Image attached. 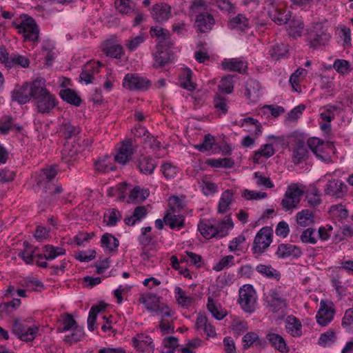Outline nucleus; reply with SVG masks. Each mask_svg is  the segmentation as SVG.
Wrapping results in <instances>:
<instances>
[{
    "mask_svg": "<svg viewBox=\"0 0 353 353\" xmlns=\"http://www.w3.org/2000/svg\"><path fill=\"white\" fill-rule=\"evenodd\" d=\"M350 67L349 61L344 59H336L333 64V68L341 74L349 72L350 70Z\"/></svg>",
    "mask_w": 353,
    "mask_h": 353,
    "instance_id": "69168bd1",
    "label": "nucleus"
},
{
    "mask_svg": "<svg viewBox=\"0 0 353 353\" xmlns=\"http://www.w3.org/2000/svg\"><path fill=\"white\" fill-rule=\"evenodd\" d=\"M134 163L140 172L145 175L152 174L157 165L153 157L145 155L135 158Z\"/></svg>",
    "mask_w": 353,
    "mask_h": 353,
    "instance_id": "2eb2a0df",
    "label": "nucleus"
},
{
    "mask_svg": "<svg viewBox=\"0 0 353 353\" xmlns=\"http://www.w3.org/2000/svg\"><path fill=\"white\" fill-rule=\"evenodd\" d=\"M266 339L269 341L272 346L279 352H289V347H288L285 339L279 334L275 333H270L267 334Z\"/></svg>",
    "mask_w": 353,
    "mask_h": 353,
    "instance_id": "2f4dec72",
    "label": "nucleus"
},
{
    "mask_svg": "<svg viewBox=\"0 0 353 353\" xmlns=\"http://www.w3.org/2000/svg\"><path fill=\"white\" fill-rule=\"evenodd\" d=\"M171 210L172 212H168L163 217L165 224L171 229H181L184 226L185 217L181 214H175L174 207L171 208Z\"/></svg>",
    "mask_w": 353,
    "mask_h": 353,
    "instance_id": "4be33fe9",
    "label": "nucleus"
},
{
    "mask_svg": "<svg viewBox=\"0 0 353 353\" xmlns=\"http://www.w3.org/2000/svg\"><path fill=\"white\" fill-rule=\"evenodd\" d=\"M347 185L339 179H333L329 181L325 187V192L336 198L342 197L347 192Z\"/></svg>",
    "mask_w": 353,
    "mask_h": 353,
    "instance_id": "f3484780",
    "label": "nucleus"
},
{
    "mask_svg": "<svg viewBox=\"0 0 353 353\" xmlns=\"http://www.w3.org/2000/svg\"><path fill=\"white\" fill-rule=\"evenodd\" d=\"M63 327L59 328V332H64L74 328L77 324L73 316L70 314H65L63 319Z\"/></svg>",
    "mask_w": 353,
    "mask_h": 353,
    "instance_id": "e2e57ef3",
    "label": "nucleus"
},
{
    "mask_svg": "<svg viewBox=\"0 0 353 353\" xmlns=\"http://www.w3.org/2000/svg\"><path fill=\"white\" fill-rule=\"evenodd\" d=\"M227 26L230 30L245 31L249 28V20L243 14H238L229 19Z\"/></svg>",
    "mask_w": 353,
    "mask_h": 353,
    "instance_id": "b1692460",
    "label": "nucleus"
},
{
    "mask_svg": "<svg viewBox=\"0 0 353 353\" xmlns=\"http://www.w3.org/2000/svg\"><path fill=\"white\" fill-rule=\"evenodd\" d=\"M239 297L238 302L243 310L248 313H252L255 310L257 296L252 285H244L239 290Z\"/></svg>",
    "mask_w": 353,
    "mask_h": 353,
    "instance_id": "20e7f679",
    "label": "nucleus"
},
{
    "mask_svg": "<svg viewBox=\"0 0 353 353\" xmlns=\"http://www.w3.org/2000/svg\"><path fill=\"white\" fill-rule=\"evenodd\" d=\"M315 230L312 228H308L304 230L301 236L300 239L303 243L315 244L317 242L316 237L314 236Z\"/></svg>",
    "mask_w": 353,
    "mask_h": 353,
    "instance_id": "bf43d9fd",
    "label": "nucleus"
},
{
    "mask_svg": "<svg viewBox=\"0 0 353 353\" xmlns=\"http://www.w3.org/2000/svg\"><path fill=\"white\" fill-rule=\"evenodd\" d=\"M214 144V137L210 134H205L203 143L194 146L196 149L201 152L210 151Z\"/></svg>",
    "mask_w": 353,
    "mask_h": 353,
    "instance_id": "6e6d98bb",
    "label": "nucleus"
},
{
    "mask_svg": "<svg viewBox=\"0 0 353 353\" xmlns=\"http://www.w3.org/2000/svg\"><path fill=\"white\" fill-rule=\"evenodd\" d=\"M134 154L132 143L130 140L123 141L120 148L114 156L116 162L125 165L131 159Z\"/></svg>",
    "mask_w": 353,
    "mask_h": 353,
    "instance_id": "a211bd4d",
    "label": "nucleus"
},
{
    "mask_svg": "<svg viewBox=\"0 0 353 353\" xmlns=\"http://www.w3.org/2000/svg\"><path fill=\"white\" fill-rule=\"evenodd\" d=\"M285 329L294 337H299L302 334V325L299 319L294 316H288L285 321Z\"/></svg>",
    "mask_w": 353,
    "mask_h": 353,
    "instance_id": "5701e85b",
    "label": "nucleus"
},
{
    "mask_svg": "<svg viewBox=\"0 0 353 353\" xmlns=\"http://www.w3.org/2000/svg\"><path fill=\"white\" fill-rule=\"evenodd\" d=\"M256 270L268 279H276L277 280L280 279V273L270 265L259 264L256 267Z\"/></svg>",
    "mask_w": 353,
    "mask_h": 353,
    "instance_id": "a18cd8bd",
    "label": "nucleus"
},
{
    "mask_svg": "<svg viewBox=\"0 0 353 353\" xmlns=\"http://www.w3.org/2000/svg\"><path fill=\"white\" fill-rule=\"evenodd\" d=\"M178 346V339L175 336H168L163 341L161 353H174Z\"/></svg>",
    "mask_w": 353,
    "mask_h": 353,
    "instance_id": "864d4df0",
    "label": "nucleus"
},
{
    "mask_svg": "<svg viewBox=\"0 0 353 353\" xmlns=\"http://www.w3.org/2000/svg\"><path fill=\"white\" fill-rule=\"evenodd\" d=\"M199 230L201 234L205 239H210L215 237L217 235V230L215 225L211 223L209 221H203L198 225Z\"/></svg>",
    "mask_w": 353,
    "mask_h": 353,
    "instance_id": "e433bc0d",
    "label": "nucleus"
},
{
    "mask_svg": "<svg viewBox=\"0 0 353 353\" xmlns=\"http://www.w3.org/2000/svg\"><path fill=\"white\" fill-rule=\"evenodd\" d=\"M82 151L80 145H72L67 143L64 145L61 152L62 159L65 163L74 161L77 155Z\"/></svg>",
    "mask_w": 353,
    "mask_h": 353,
    "instance_id": "cd10ccee",
    "label": "nucleus"
},
{
    "mask_svg": "<svg viewBox=\"0 0 353 353\" xmlns=\"http://www.w3.org/2000/svg\"><path fill=\"white\" fill-rule=\"evenodd\" d=\"M240 126L247 128L245 130L252 132L256 137L262 133L261 125L257 119L252 117H246L241 120Z\"/></svg>",
    "mask_w": 353,
    "mask_h": 353,
    "instance_id": "72a5a7b5",
    "label": "nucleus"
},
{
    "mask_svg": "<svg viewBox=\"0 0 353 353\" xmlns=\"http://www.w3.org/2000/svg\"><path fill=\"white\" fill-rule=\"evenodd\" d=\"M274 154V149L272 145L270 143L264 144L261 145L259 150L254 152L253 159L255 163H259L261 157H264L266 159H268L273 156Z\"/></svg>",
    "mask_w": 353,
    "mask_h": 353,
    "instance_id": "49530a36",
    "label": "nucleus"
},
{
    "mask_svg": "<svg viewBox=\"0 0 353 353\" xmlns=\"http://www.w3.org/2000/svg\"><path fill=\"white\" fill-rule=\"evenodd\" d=\"M32 97V83L30 86L28 82L23 83L21 85L16 86L11 92V99L19 105H24L29 102Z\"/></svg>",
    "mask_w": 353,
    "mask_h": 353,
    "instance_id": "9b49d317",
    "label": "nucleus"
},
{
    "mask_svg": "<svg viewBox=\"0 0 353 353\" xmlns=\"http://www.w3.org/2000/svg\"><path fill=\"white\" fill-rule=\"evenodd\" d=\"M21 304V300L19 299H13L8 303H2L0 304V317L3 318V314L10 315Z\"/></svg>",
    "mask_w": 353,
    "mask_h": 353,
    "instance_id": "de8ad7c7",
    "label": "nucleus"
},
{
    "mask_svg": "<svg viewBox=\"0 0 353 353\" xmlns=\"http://www.w3.org/2000/svg\"><path fill=\"white\" fill-rule=\"evenodd\" d=\"M171 7L163 3L153 6L151 16L158 22H164L171 17Z\"/></svg>",
    "mask_w": 353,
    "mask_h": 353,
    "instance_id": "6ab92c4d",
    "label": "nucleus"
},
{
    "mask_svg": "<svg viewBox=\"0 0 353 353\" xmlns=\"http://www.w3.org/2000/svg\"><path fill=\"white\" fill-rule=\"evenodd\" d=\"M146 37L141 34L131 39L126 40L125 46L128 50L134 51L141 43L144 42Z\"/></svg>",
    "mask_w": 353,
    "mask_h": 353,
    "instance_id": "680f3d73",
    "label": "nucleus"
},
{
    "mask_svg": "<svg viewBox=\"0 0 353 353\" xmlns=\"http://www.w3.org/2000/svg\"><path fill=\"white\" fill-rule=\"evenodd\" d=\"M297 223L301 227H307L314 222V213L309 210H303L296 214Z\"/></svg>",
    "mask_w": 353,
    "mask_h": 353,
    "instance_id": "37998d69",
    "label": "nucleus"
},
{
    "mask_svg": "<svg viewBox=\"0 0 353 353\" xmlns=\"http://www.w3.org/2000/svg\"><path fill=\"white\" fill-rule=\"evenodd\" d=\"M234 257L232 255H228L222 258L216 265H214L213 270L219 272L225 268L228 267L230 264H234Z\"/></svg>",
    "mask_w": 353,
    "mask_h": 353,
    "instance_id": "338daca9",
    "label": "nucleus"
},
{
    "mask_svg": "<svg viewBox=\"0 0 353 353\" xmlns=\"http://www.w3.org/2000/svg\"><path fill=\"white\" fill-rule=\"evenodd\" d=\"M162 46H157V50L153 54V66L156 68H161L172 61V54L167 49H163Z\"/></svg>",
    "mask_w": 353,
    "mask_h": 353,
    "instance_id": "412c9836",
    "label": "nucleus"
},
{
    "mask_svg": "<svg viewBox=\"0 0 353 353\" xmlns=\"http://www.w3.org/2000/svg\"><path fill=\"white\" fill-rule=\"evenodd\" d=\"M307 148L305 143L303 141L298 140L293 150V162L299 164L307 158Z\"/></svg>",
    "mask_w": 353,
    "mask_h": 353,
    "instance_id": "7c9ffc66",
    "label": "nucleus"
},
{
    "mask_svg": "<svg viewBox=\"0 0 353 353\" xmlns=\"http://www.w3.org/2000/svg\"><path fill=\"white\" fill-rule=\"evenodd\" d=\"M150 85V81L135 73L127 74L123 81V86L131 90H146Z\"/></svg>",
    "mask_w": 353,
    "mask_h": 353,
    "instance_id": "1a4fd4ad",
    "label": "nucleus"
},
{
    "mask_svg": "<svg viewBox=\"0 0 353 353\" xmlns=\"http://www.w3.org/2000/svg\"><path fill=\"white\" fill-rule=\"evenodd\" d=\"M61 135L66 139L75 137L81 132V128L78 125H72L69 121L64 120L59 128Z\"/></svg>",
    "mask_w": 353,
    "mask_h": 353,
    "instance_id": "c756f323",
    "label": "nucleus"
},
{
    "mask_svg": "<svg viewBox=\"0 0 353 353\" xmlns=\"http://www.w3.org/2000/svg\"><path fill=\"white\" fill-rule=\"evenodd\" d=\"M307 148L308 147L316 157L322 161L329 163L331 162V157L328 154H324L322 150L323 142L318 138H310L307 142Z\"/></svg>",
    "mask_w": 353,
    "mask_h": 353,
    "instance_id": "aec40b11",
    "label": "nucleus"
},
{
    "mask_svg": "<svg viewBox=\"0 0 353 353\" xmlns=\"http://www.w3.org/2000/svg\"><path fill=\"white\" fill-rule=\"evenodd\" d=\"M174 293L178 303L183 307H188L193 302V298L186 296L185 292L180 287L175 288Z\"/></svg>",
    "mask_w": 353,
    "mask_h": 353,
    "instance_id": "3c124183",
    "label": "nucleus"
},
{
    "mask_svg": "<svg viewBox=\"0 0 353 353\" xmlns=\"http://www.w3.org/2000/svg\"><path fill=\"white\" fill-rule=\"evenodd\" d=\"M150 194L149 190L141 188L139 186H135L131 190L128 199L131 202H141L145 200Z\"/></svg>",
    "mask_w": 353,
    "mask_h": 353,
    "instance_id": "c03bdc74",
    "label": "nucleus"
},
{
    "mask_svg": "<svg viewBox=\"0 0 353 353\" xmlns=\"http://www.w3.org/2000/svg\"><path fill=\"white\" fill-rule=\"evenodd\" d=\"M216 6L223 12L228 14L236 12V7L231 0H215Z\"/></svg>",
    "mask_w": 353,
    "mask_h": 353,
    "instance_id": "13d9d810",
    "label": "nucleus"
},
{
    "mask_svg": "<svg viewBox=\"0 0 353 353\" xmlns=\"http://www.w3.org/2000/svg\"><path fill=\"white\" fill-rule=\"evenodd\" d=\"M12 332L21 341L28 342L33 341L39 333V327H28L16 320L12 324Z\"/></svg>",
    "mask_w": 353,
    "mask_h": 353,
    "instance_id": "6e6552de",
    "label": "nucleus"
},
{
    "mask_svg": "<svg viewBox=\"0 0 353 353\" xmlns=\"http://www.w3.org/2000/svg\"><path fill=\"white\" fill-rule=\"evenodd\" d=\"M334 315V310L332 306L328 304L324 300H321L320 302V307L316 314V319L317 323L322 325H327L333 319Z\"/></svg>",
    "mask_w": 353,
    "mask_h": 353,
    "instance_id": "dca6fc26",
    "label": "nucleus"
},
{
    "mask_svg": "<svg viewBox=\"0 0 353 353\" xmlns=\"http://www.w3.org/2000/svg\"><path fill=\"white\" fill-rule=\"evenodd\" d=\"M103 64L100 61H89L83 67L79 75L80 81H84L85 84L93 82L94 76L99 72Z\"/></svg>",
    "mask_w": 353,
    "mask_h": 353,
    "instance_id": "ddd939ff",
    "label": "nucleus"
},
{
    "mask_svg": "<svg viewBox=\"0 0 353 353\" xmlns=\"http://www.w3.org/2000/svg\"><path fill=\"white\" fill-rule=\"evenodd\" d=\"M272 230L270 227L265 226L260 229L256 233L252 250L254 253L262 254L272 242Z\"/></svg>",
    "mask_w": 353,
    "mask_h": 353,
    "instance_id": "423d86ee",
    "label": "nucleus"
},
{
    "mask_svg": "<svg viewBox=\"0 0 353 353\" xmlns=\"http://www.w3.org/2000/svg\"><path fill=\"white\" fill-rule=\"evenodd\" d=\"M102 51L106 56L115 59H121L123 54V48L119 44L107 43L103 47Z\"/></svg>",
    "mask_w": 353,
    "mask_h": 353,
    "instance_id": "ea45409f",
    "label": "nucleus"
},
{
    "mask_svg": "<svg viewBox=\"0 0 353 353\" xmlns=\"http://www.w3.org/2000/svg\"><path fill=\"white\" fill-rule=\"evenodd\" d=\"M233 193L231 190H227L221 195L218 204V212L224 214L229 209L230 205L232 203Z\"/></svg>",
    "mask_w": 353,
    "mask_h": 353,
    "instance_id": "79ce46f5",
    "label": "nucleus"
},
{
    "mask_svg": "<svg viewBox=\"0 0 353 353\" xmlns=\"http://www.w3.org/2000/svg\"><path fill=\"white\" fill-rule=\"evenodd\" d=\"M161 171L167 179H170L176 176L179 172V168L170 163H165L161 165Z\"/></svg>",
    "mask_w": 353,
    "mask_h": 353,
    "instance_id": "052dcab7",
    "label": "nucleus"
},
{
    "mask_svg": "<svg viewBox=\"0 0 353 353\" xmlns=\"http://www.w3.org/2000/svg\"><path fill=\"white\" fill-rule=\"evenodd\" d=\"M72 332L70 334L65 336L64 341L73 343L79 341L84 335L83 327L81 326L76 325L72 329Z\"/></svg>",
    "mask_w": 353,
    "mask_h": 353,
    "instance_id": "8fccbe9b",
    "label": "nucleus"
},
{
    "mask_svg": "<svg viewBox=\"0 0 353 353\" xmlns=\"http://www.w3.org/2000/svg\"><path fill=\"white\" fill-rule=\"evenodd\" d=\"M330 34L321 23H315L307 32V41L311 48L316 49L325 45L330 40Z\"/></svg>",
    "mask_w": 353,
    "mask_h": 353,
    "instance_id": "39448f33",
    "label": "nucleus"
},
{
    "mask_svg": "<svg viewBox=\"0 0 353 353\" xmlns=\"http://www.w3.org/2000/svg\"><path fill=\"white\" fill-rule=\"evenodd\" d=\"M303 192L298 187L290 185L286 190L281 205L286 211L296 208Z\"/></svg>",
    "mask_w": 353,
    "mask_h": 353,
    "instance_id": "9d476101",
    "label": "nucleus"
},
{
    "mask_svg": "<svg viewBox=\"0 0 353 353\" xmlns=\"http://www.w3.org/2000/svg\"><path fill=\"white\" fill-rule=\"evenodd\" d=\"M207 307L212 315L217 320L223 319L225 314L219 310L220 305L216 304L213 298L208 297Z\"/></svg>",
    "mask_w": 353,
    "mask_h": 353,
    "instance_id": "09e8293b",
    "label": "nucleus"
},
{
    "mask_svg": "<svg viewBox=\"0 0 353 353\" xmlns=\"http://www.w3.org/2000/svg\"><path fill=\"white\" fill-rule=\"evenodd\" d=\"M223 70L241 72L247 67L246 63L237 59H224L221 62Z\"/></svg>",
    "mask_w": 353,
    "mask_h": 353,
    "instance_id": "f704fd0d",
    "label": "nucleus"
},
{
    "mask_svg": "<svg viewBox=\"0 0 353 353\" xmlns=\"http://www.w3.org/2000/svg\"><path fill=\"white\" fill-rule=\"evenodd\" d=\"M150 35L159 39V45L158 46L168 45L167 40L170 38V33L167 30L159 27H152L150 28Z\"/></svg>",
    "mask_w": 353,
    "mask_h": 353,
    "instance_id": "a19ab883",
    "label": "nucleus"
},
{
    "mask_svg": "<svg viewBox=\"0 0 353 353\" xmlns=\"http://www.w3.org/2000/svg\"><path fill=\"white\" fill-rule=\"evenodd\" d=\"M32 101L37 112L49 114L57 106L56 97L51 94L46 87V80L37 77L32 82Z\"/></svg>",
    "mask_w": 353,
    "mask_h": 353,
    "instance_id": "f03ea898",
    "label": "nucleus"
},
{
    "mask_svg": "<svg viewBox=\"0 0 353 353\" xmlns=\"http://www.w3.org/2000/svg\"><path fill=\"white\" fill-rule=\"evenodd\" d=\"M13 53L10 54L4 46H0V62L7 68H13Z\"/></svg>",
    "mask_w": 353,
    "mask_h": 353,
    "instance_id": "5fc2aeb1",
    "label": "nucleus"
},
{
    "mask_svg": "<svg viewBox=\"0 0 353 353\" xmlns=\"http://www.w3.org/2000/svg\"><path fill=\"white\" fill-rule=\"evenodd\" d=\"M101 245L106 251L116 252L119 245V241L114 236L110 233H105L101 239Z\"/></svg>",
    "mask_w": 353,
    "mask_h": 353,
    "instance_id": "473e14b6",
    "label": "nucleus"
},
{
    "mask_svg": "<svg viewBox=\"0 0 353 353\" xmlns=\"http://www.w3.org/2000/svg\"><path fill=\"white\" fill-rule=\"evenodd\" d=\"M268 305L274 313H280L282 319L285 315L287 308V301L283 294L276 290H272L270 292L268 297Z\"/></svg>",
    "mask_w": 353,
    "mask_h": 353,
    "instance_id": "0eeeda50",
    "label": "nucleus"
},
{
    "mask_svg": "<svg viewBox=\"0 0 353 353\" xmlns=\"http://www.w3.org/2000/svg\"><path fill=\"white\" fill-rule=\"evenodd\" d=\"M59 95L63 101L71 105L79 107L81 104L82 101L81 98L74 90L70 88L61 90L60 91Z\"/></svg>",
    "mask_w": 353,
    "mask_h": 353,
    "instance_id": "c9c22d12",
    "label": "nucleus"
},
{
    "mask_svg": "<svg viewBox=\"0 0 353 353\" xmlns=\"http://www.w3.org/2000/svg\"><path fill=\"white\" fill-rule=\"evenodd\" d=\"M219 90L224 93L230 94L233 91L234 85L232 78L228 76L222 78L219 85Z\"/></svg>",
    "mask_w": 353,
    "mask_h": 353,
    "instance_id": "0e129e2a",
    "label": "nucleus"
},
{
    "mask_svg": "<svg viewBox=\"0 0 353 353\" xmlns=\"http://www.w3.org/2000/svg\"><path fill=\"white\" fill-rule=\"evenodd\" d=\"M94 168L97 171L100 172H107L110 170H113L112 167L110 165V157L108 156L97 160L94 163Z\"/></svg>",
    "mask_w": 353,
    "mask_h": 353,
    "instance_id": "4d7b16f0",
    "label": "nucleus"
},
{
    "mask_svg": "<svg viewBox=\"0 0 353 353\" xmlns=\"http://www.w3.org/2000/svg\"><path fill=\"white\" fill-rule=\"evenodd\" d=\"M306 200L308 204L314 207L319 205L321 202L320 194L316 188L307 193Z\"/></svg>",
    "mask_w": 353,
    "mask_h": 353,
    "instance_id": "774afa93",
    "label": "nucleus"
},
{
    "mask_svg": "<svg viewBox=\"0 0 353 353\" xmlns=\"http://www.w3.org/2000/svg\"><path fill=\"white\" fill-rule=\"evenodd\" d=\"M304 23L301 18H293L289 25V34L293 38H297L301 36Z\"/></svg>",
    "mask_w": 353,
    "mask_h": 353,
    "instance_id": "4c0bfd02",
    "label": "nucleus"
},
{
    "mask_svg": "<svg viewBox=\"0 0 353 353\" xmlns=\"http://www.w3.org/2000/svg\"><path fill=\"white\" fill-rule=\"evenodd\" d=\"M275 254L278 259H286L291 256L298 259L303 254V252L301 249L295 245L281 243L278 245Z\"/></svg>",
    "mask_w": 353,
    "mask_h": 353,
    "instance_id": "4468645a",
    "label": "nucleus"
},
{
    "mask_svg": "<svg viewBox=\"0 0 353 353\" xmlns=\"http://www.w3.org/2000/svg\"><path fill=\"white\" fill-rule=\"evenodd\" d=\"M245 94L250 101H256L261 96V84L255 79H249L246 82Z\"/></svg>",
    "mask_w": 353,
    "mask_h": 353,
    "instance_id": "a878e982",
    "label": "nucleus"
},
{
    "mask_svg": "<svg viewBox=\"0 0 353 353\" xmlns=\"http://www.w3.org/2000/svg\"><path fill=\"white\" fill-rule=\"evenodd\" d=\"M268 12L272 20L279 26L287 23L291 19V12L290 10L275 8L274 10H270Z\"/></svg>",
    "mask_w": 353,
    "mask_h": 353,
    "instance_id": "bb28decb",
    "label": "nucleus"
},
{
    "mask_svg": "<svg viewBox=\"0 0 353 353\" xmlns=\"http://www.w3.org/2000/svg\"><path fill=\"white\" fill-rule=\"evenodd\" d=\"M183 81L181 82V86L188 90L192 91L196 88L195 84L192 81V72L190 69L186 68L182 72Z\"/></svg>",
    "mask_w": 353,
    "mask_h": 353,
    "instance_id": "603ef678",
    "label": "nucleus"
},
{
    "mask_svg": "<svg viewBox=\"0 0 353 353\" xmlns=\"http://www.w3.org/2000/svg\"><path fill=\"white\" fill-rule=\"evenodd\" d=\"M43 254H38L39 259L54 260L59 256L65 255V250L61 247H55L52 245H46L43 248Z\"/></svg>",
    "mask_w": 353,
    "mask_h": 353,
    "instance_id": "393cba45",
    "label": "nucleus"
},
{
    "mask_svg": "<svg viewBox=\"0 0 353 353\" xmlns=\"http://www.w3.org/2000/svg\"><path fill=\"white\" fill-rule=\"evenodd\" d=\"M288 52V46L283 43H276L272 46L269 50V54L274 60H279L281 58L286 57Z\"/></svg>",
    "mask_w": 353,
    "mask_h": 353,
    "instance_id": "58836bf2",
    "label": "nucleus"
},
{
    "mask_svg": "<svg viewBox=\"0 0 353 353\" xmlns=\"http://www.w3.org/2000/svg\"><path fill=\"white\" fill-rule=\"evenodd\" d=\"M215 24L214 16L208 12H202L196 15L194 27L201 33L210 32Z\"/></svg>",
    "mask_w": 353,
    "mask_h": 353,
    "instance_id": "f8f14e48",
    "label": "nucleus"
},
{
    "mask_svg": "<svg viewBox=\"0 0 353 353\" xmlns=\"http://www.w3.org/2000/svg\"><path fill=\"white\" fill-rule=\"evenodd\" d=\"M19 34H22L26 40L36 42L39 40V29L35 20L27 14H21L19 19L12 22Z\"/></svg>",
    "mask_w": 353,
    "mask_h": 353,
    "instance_id": "7ed1b4c3",
    "label": "nucleus"
},
{
    "mask_svg": "<svg viewBox=\"0 0 353 353\" xmlns=\"http://www.w3.org/2000/svg\"><path fill=\"white\" fill-rule=\"evenodd\" d=\"M12 130L20 132L22 130V126L14 123L12 116H3L0 119V133L3 135H6Z\"/></svg>",
    "mask_w": 353,
    "mask_h": 353,
    "instance_id": "c85d7f7f",
    "label": "nucleus"
},
{
    "mask_svg": "<svg viewBox=\"0 0 353 353\" xmlns=\"http://www.w3.org/2000/svg\"><path fill=\"white\" fill-rule=\"evenodd\" d=\"M57 173V166L52 165L35 175L36 185L41 190V196L46 205L55 203L59 199V194L63 191L61 185L54 183Z\"/></svg>",
    "mask_w": 353,
    "mask_h": 353,
    "instance_id": "f257e3e1",
    "label": "nucleus"
}]
</instances>
